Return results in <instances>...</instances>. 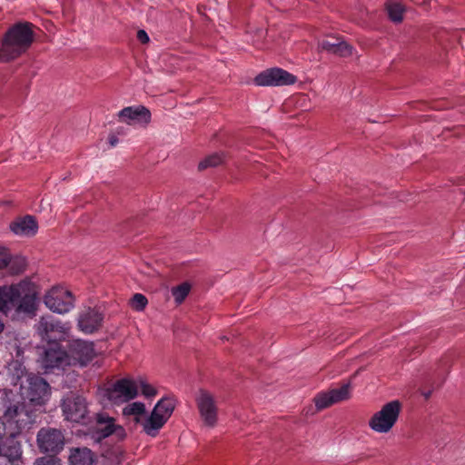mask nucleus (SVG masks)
Here are the masks:
<instances>
[{
  "mask_svg": "<svg viewBox=\"0 0 465 465\" xmlns=\"http://www.w3.org/2000/svg\"><path fill=\"white\" fill-rule=\"evenodd\" d=\"M12 310L27 314L35 312L36 296L28 283L21 282L0 287V312L6 315Z\"/></svg>",
  "mask_w": 465,
  "mask_h": 465,
  "instance_id": "f257e3e1",
  "label": "nucleus"
},
{
  "mask_svg": "<svg viewBox=\"0 0 465 465\" xmlns=\"http://www.w3.org/2000/svg\"><path fill=\"white\" fill-rule=\"evenodd\" d=\"M34 41L31 23H17L5 33L0 48V59L9 62L25 53Z\"/></svg>",
  "mask_w": 465,
  "mask_h": 465,
  "instance_id": "f03ea898",
  "label": "nucleus"
},
{
  "mask_svg": "<svg viewBox=\"0 0 465 465\" xmlns=\"http://www.w3.org/2000/svg\"><path fill=\"white\" fill-rule=\"evenodd\" d=\"M4 417L10 425H15L16 433L30 429L36 421L38 409L31 403L26 402L22 396L16 399H8Z\"/></svg>",
  "mask_w": 465,
  "mask_h": 465,
  "instance_id": "7ed1b4c3",
  "label": "nucleus"
},
{
  "mask_svg": "<svg viewBox=\"0 0 465 465\" xmlns=\"http://www.w3.org/2000/svg\"><path fill=\"white\" fill-rule=\"evenodd\" d=\"M401 404L399 401H391L382 406L381 411L373 414L369 421L371 430L379 433H387L399 419Z\"/></svg>",
  "mask_w": 465,
  "mask_h": 465,
  "instance_id": "20e7f679",
  "label": "nucleus"
},
{
  "mask_svg": "<svg viewBox=\"0 0 465 465\" xmlns=\"http://www.w3.org/2000/svg\"><path fill=\"white\" fill-rule=\"evenodd\" d=\"M62 411L66 420L86 424L92 420L88 416L85 398L77 394L68 395L63 400Z\"/></svg>",
  "mask_w": 465,
  "mask_h": 465,
  "instance_id": "39448f33",
  "label": "nucleus"
},
{
  "mask_svg": "<svg viewBox=\"0 0 465 465\" xmlns=\"http://www.w3.org/2000/svg\"><path fill=\"white\" fill-rule=\"evenodd\" d=\"M36 441L41 452L56 455L64 450L65 438L59 429L44 427L37 432Z\"/></svg>",
  "mask_w": 465,
  "mask_h": 465,
  "instance_id": "423d86ee",
  "label": "nucleus"
},
{
  "mask_svg": "<svg viewBox=\"0 0 465 465\" xmlns=\"http://www.w3.org/2000/svg\"><path fill=\"white\" fill-rule=\"evenodd\" d=\"M27 385L21 387L25 401L34 406H42L50 396V386L44 378L37 375L28 376Z\"/></svg>",
  "mask_w": 465,
  "mask_h": 465,
  "instance_id": "0eeeda50",
  "label": "nucleus"
},
{
  "mask_svg": "<svg viewBox=\"0 0 465 465\" xmlns=\"http://www.w3.org/2000/svg\"><path fill=\"white\" fill-rule=\"evenodd\" d=\"M45 304L54 312L66 313L74 308V297L70 291L60 287H53L44 297Z\"/></svg>",
  "mask_w": 465,
  "mask_h": 465,
  "instance_id": "6e6552de",
  "label": "nucleus"
},
{
  "mask_svg": "<svg viewBox=\"0 0 465 465\" xmlns=\"http://www.w3.org/2000/svg\"><path fill=\"white\" fill-rule=\"evenodd\" d=\"M67 354L71 364L86 366L95 357L94 343L81 339L72 340L67 344Z\"/></svg>",
  "mask_w": 465,
  "mask_h": 465,
  "instance_id": "1a4fd4ad",
  "label": "nucleus"
},
{
  "mask_svg": "<svg viewBox=\"0 0 465 465\" xmlns=\"http://www.w3.org/2000/svg\"><path fill=\"white\" fill-rule=\"evenodd\" d=\"M138 394L135 382L129 379H121L106 390L108 400L114 404H121L134 399Z\"/></svg>",
  "mask_w": 465,
  "mask_h": 465,
  "instance_id": "9d476101",
  "label": "nucleus"
},
{
  "mask_svg": "<svg viewBox=\"0 0 465 465\" xmlns=\"http://www.w3.org/2000/svg\"><path fill=\"white\" fill-rule=\"evenodd\" d=\"M296 77L281 68H271L260 73L254 78L258 86H281L294 84Z\"/></svg>",
  "mask_w": 465,
  "mask_h": 465,
  "instance_id": "9b49d317",
  "label": "nucleus"
},
{
  "mask_svg": "<svg viewBox=\"0 0 465 465\" xmlns=\"http://www.w3.org/2000/svg\"><path fill=\"white\" fill-rule=\"evenodd\" d=\"M38 331L42 339L50 344L64 338L66 328L54 316L47 314L41 317L38 323Z\"/></svg>",
  "mask_w": 465,
  "mask_h": 465,
  "instance_id": "f8f14e48",
  "label": "nucleus"
},
{
  "mask_svg": "<svg viewBox=\"0 0 465 465\" xmlns=\"http://www.w3.org/2000/svg\"><path fill=\"white\" fill-rule=\"evenodd\" d=\"M42 365L45 372L64 369L70 365L67 351L63 350L58 342L48 344L42 359Z\"/></svg>",
  "mask_w": 465,
  "mask_h": 465,
  "instance_id": "ddd939ff",
  "label": "nucleus"
},
{
  "mask_svg": "<svg viewBox=\"0 0 465 465\" xmlns=\"http://www.w3.org/2000/svg\"><path fill=\"white\" fill-rule=\"evenodd\" d=\"M196 403L203 423L208 427H214L217 421V407L213 396L205 391H201Z\"/></svg>",
  "mask_w": 465,
  "mask_h": 465,
  "instance_id": "4468645a",
  "label": "nucleus"
},
{
  "mask_svg": "<svg viewBox=\"0 0 465 465\" xmlns=\"http://www.w3.org/2000/svg\"><path fill=\"white\" fill-rule=\"evenodd\" d=\"M350 398V383H344L340 388H335L328 392H321L314 398L317 410L321 411L334 403Z\"/></svg>",
  "mask_w": 465,
  "mask_h": 465,
  "instance_id": "2eb2a0df",
  "label": "nucleus"
},
{
  "mask_svg": "<svg viewBox=\"0 0 465 465\" xmlns=\"http://www.w3.org/2000/svg\"><path fill=\"white\" fill-rule=\"evenodd\" d=\"M94 419L95 421L94 429L96 439L98 440L105 439L114 433H117L118 435L124 434L123 427L116 425L114 419L107 413H95Z\"/></svg>",
  "mask_w": 465,
  "mask_h": 465,
  "instance_id": "dca6fc26",
  "label": "nucleus"
},
{
  "mask_svg": "<svg viewBox=\"0 0 465 465\" xmlns=\"http://www.w3.org/2000/svg\"><path fill=\"white\" fill-rule=\"evenodd\" d=\"M103 319V315L98 311L88 308L80 314L78 326L84 333H93L99 329Z\"/></svg>",
  "mask_w": 465,
  "mask_h": 465,
  "instance_id": "f3484780",
  "label": "nucleus"
},
{
  "mask_svg": "<svg viewBox=\"0 0 465 465\" xmlns=\"http://www.w3.org/2000/svg\"><path fill=\"white\" fill-rule=\"evenodd\" d=\"M118 117L122 122L131 124L133 122L149 123L151 120V113L144 106H128L124 107L118 113Z\"/></svg>",
  "mask_w": 465,
  "mask_h": 465,
  "instance_id": "a211bd4d",
  "label": "nucleus"
},
{
  "mask_svg": "<svg viewBox=\"0 0 465 465\" xmlns=\"http://www.w3.org/2000/svg\"><path fill=\"white\" fill-rule=\"evenodd\" d=\"M70 465H96V456L88 448H73L69 455Z\"/></svg>",
  "mask_w": 465,
  "mask_h": 465,
  "instance_id": "6ab92c4d",
  "label": "nucleus"
},
{
  "mask_svg": "<svg viewBox=\"0 0 465 465\" xmlns=\"http://www.w3.org/2000/svg\"><path fill=\"white\" fill-rule=\"evenodd\" d=\"M37 223L31 215L14 222L11 224V230L17 235L33 236L37 232Z\"/></svg>",
  "mask_w": 465,
  "mask_h": 465,
  "instance_id": "aec40b11",
  "label": "nucleus"
},
{
  "mask_svg": "<svg viewBox=\"0 0 465 465\" xmlns=\"http://www.w3.org/2000/svg\"><path fill=\"white\" fill-rule=\"evenodd\" d=\"M167 420L162 413L153 409L150 417L143 422V430L148 435L155 436Z\"/></svg>",
  "mask_w": 465,
  "mask_h": 465,
  "instance_id": "412c9836",
  "label": "nucleus"
},
{
  "mask_svg": "<svg viewBox=\"0 0 465 465\" xmlns=\"http://www.w3.org/2000/svg\"><path fill=\"white\" fill-rule=\"evenodd\" d=\"M175 407V401L173 398L164 397L161 399L153 409L159 413H162L165 419H169L173 414Z\"/></svg>",
  "mask_w": 465,
  "mask_h": 465,
  "instance_id": "4be33fe9",
  "label": "nucleus"
},
{
  "mask_svg": "<svg viewBox=\"0 0 465 465\" xmlns=\"http://www.w3.org/2000/svg\"><path fill=\"white\" fill-rule=\"evenodd\" d=\"M387 12L390 19L395 23L401 22L403 15V6L395 2H388L387 3Z\"/></svg>",
  "mask_w": 465,
  "mask_h": 465,
  "instance_id": "5701e85b",
  "label": "nucleus"
},
{
  "mask_svg": "<svg viewBox=\"0 0 465 465\" xmlns=\"http://www.w3.org/2000/svg\"><path fill=\"white\" fill-rule=\"evenodd\" d=\"M0 454L4 455L8 459L10 462L14 463L20 460L22 450L18 443H15L8 448H5L4 445L2 444V450Z\"/></svg>",
  "mask_w": 465,
  "mask_h": 465,
  "instance_id": "b1692460",
  "label": "nucleus"
},
{
  "mask_svg": "<svg viewBox=\"0 0 465 465\" xmlns=\"http://www.w3.org/2000/svg\"><path fill=\"white\" fill-rule=\"evenodd\" d=\"M191 290V285L188 282H183L172 290V294L174 298L176 303H182L187 295L189 294Z\"/></svg>",
  "mask_w": 465,
  "mask_h": 465,
  "instance_id": "393cba45",
  "label": "nucleus"
},
{
  "mask_svg": "<svg viewBox=\"0 0 465 465\" xmlns=\"http://www.w3.org/2000/svg\"><path fill=\"white\" fill-rule=\"evenodd\" d=\"M223 162V154L215 153L207 156L204 160L199 163V170H204L208 167H215Z\"/></svg>",
  "mask_w": 465,
  "mask_h": 465,
  "instance_id": "a878e982",
  "label": "nucleus"
},
{
  "mask_svg": "<svg viewBox=\"0 0 465 465\" xmlns=\"http://www.w3.org/2000/svg\"><path fill=\"white\" fill-rule=\"evenodd\" d=\"M341 40V37L331 36V37H328V38H325V39H322V41H320L319 47H321L322 50H324L330 54H334L335 50H336Z\"/></svg>",
  "mask_w": 465,
  "mask_h": 465,
  "instance_id": "bb28decb",
  "label": "nucleus"
},
{
  "mask_svg": "<svg viewBox=\"0 0 465 465\" xmlns=\"http://www.w3.org/2000/svg\"><path fill=\"white\" fill-rule=\"evenodd\" d=\"M144 411H145L144 404L142 402H139V401L130 403L127 406H125L123 410L124 415H126V416H130V415L138 416V415L143 414Z\"/></svg>",
  "mask_w": 465,
  "mask_h": 465,
  "instance_id": "cd10ccee",
  "label": "nucleus"
},
{
  "mask_svg": "<svg viewBox=\"0 0 465 465\" xmlns=\"http://www.w3.org/2000/svg\"><path fill=\"white\" fill-rule=\"evenodd\" d=\"M9 271L12 274H20L25 269V261L24 258L16 257L15 259L10 258Z\"/></svg>",
  "mask_w": 465,
  "mask_h": 465,
  "instance_id": "c85d7f7f",
  "label": "nucleus"
},
{
  "mask_svg": "<svg viewBox=\"0 0 465 465\" xmlns=\"http://www.w3.org/2000/svg\"><path fill=\"white\" fill-rule=\"evenodd\" d=\"M124 453L120 448L113 449L106 453V458L110 460L112 464L118 465L124 460Z\"/></svg>",
  "mask_w": 465,
  "mask_h": 465,
  "instance_id": "c756f323",
  "label": "nucleus"
},
{
  "mask_svg": "<svg viewBox=\"0 0 465 465\" xmlns=\"http://www.w3.org/2000/svg\"><path fill=\"white\" fill-rule=\"evenodd\" d=\"M352 46L350 45L348 43L343 41L342 39L340 41L334 54L341 56V57H347L351 55L352 54Z\"/></svg>",
  "mask_w": 465,
  "mask_h": 465,
  "instance_id": "7c9ffc66",
  "label": "nucleus"
},
{
  "mask_svg": "<svg viewBox=\"0 0 465 465\" xmlns=\"http://www.w3.org/2000/svg\"><path fill=\"white\" fill-rule=\"evenodd\" d=\"M132 307L136 311H142L147 304V299L141 293H135L132 298Z\"/></svg>",
  "mask_w": 465,
  "mask_h": 465,
  "instance_id": "2f4dec72",
  "label": "nucleus"
},
{
  "mask_svg": "<svg viewBox=\"0 0 465 465\" xmlns=\"http://www.w3.org/2000/svg\"><path fill=\"white\" fill-rule=\"evenodd\" d=\"M34 465H62L61 460L55 455H48L35 460Z\"/></svg>",
  "mask_w": 465,
  "mask_h": 465,
  "instance_id": "473e14b6",
  "label": "nucleus"
},
{
  "mask_svg": "<svg viewBox=\"0 0 465 465\" xmlns=\"http://www.w3.org/2000/svg\"><path fill=\"white\" fill-rule=\"evenodd\" d=\"M140 387L143 395H144L146 398H152L157 394V391L152 385L146 383L143 381H141Z\"/></svg>",
  "mask_w": 465,
  "mask_h": 465,
  "instance_id": "72a5a7b5",
  "label": "nucleus"
},
{
  "mask_svg": "<svg viewBox=\"0 0 465 465\" xmlns=\"http://www.w3.org/2000/svg\"><path fill=\"white\" fill-rule=\"evenodd\" d=\"M10 262V254L5 248H0V270L5 269Z\"/></svg>",
  "mask_w": 465,
  "mask_h": 465,
  "instance_id": "f704fd0d",
  "label": "nucleus"
},
{
  "mask_svg": "<svg viewBox=\"0 0 465 465\" xmlns=\"http://www.w3.org/2000/svg\"><path fill=\"white\" fill-rule=\"evenodd\" d=\"M137 39L142 43V44H146L149 42V36L147 35V33L144 31V30H139L137 32Z\"/></svg>",
  "mask_w": 465,
  "mask_h": 465,
  "instance_id": "c9c22d12",
  "label": "nucleus"
},
{
  "mask_svg": "<svg viewBox=\"0 0 465 465\" xmlns=\"http://www.w3.org/2000/svg\"><path fill=\"white\" fill-rule=\"evenodd\" d=\"M108 142L111 147H114L118 144L119 140L115 134H110L108 137Z\"/></svg>",
  "mask_w": 465,
  "mask_h": 465,
  "instance_id": "e433bc0d",
  "label": "nucleus"
},
{
  "mask_svg": "<svg viewBox=\"0 0 465 465\" xmlns=\"http://www.w3.org/2000/svg\"><path fill=\"white\" fill-rule=\"evenodd\" d=\"M422 394H423L424 398L427 400L430 397L431 391H429L423 392Z\"/></svg>",
  "mask_w": 465,
  "mask_h": 465,
  "instance_id": "4c0bfd02",
  "label": "nucleus"
},
{
  "mask_svg": "<svg viewBox=\"0 0 465 465\" xmlns=\"http://www.w3.org/2000/svg\"><path fill=\"white\" fill-rule=\"evenodd\" d=\"M4 327H5V325H4L3 322H2V320L0 319V333L3 331Z\"/></svg>",
  "mask_w": 465,
  "mask_h": 465,
  "instance_id": "58836bf2",
  "label": "nucleus"
}]
</instances>
